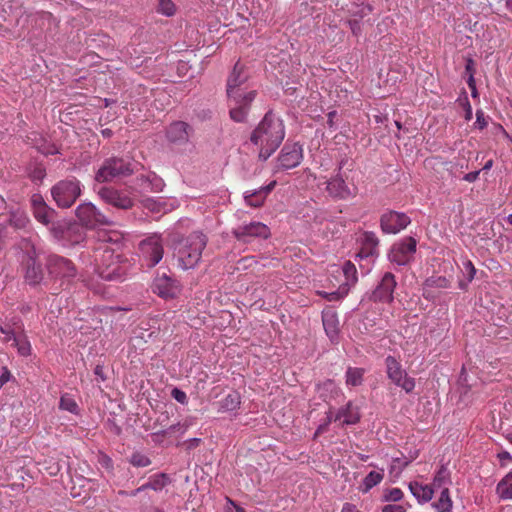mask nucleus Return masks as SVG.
<instances>
[{
  "instance_id": "1",
  "label": "nucleus",
  "mask_w": 512,
  "mask_h": 512,
  "mask_svg": "<svg viewBox=\"0 0 512 512\" xmlns=\"http://www.w3.org/2000/svg\"><path fill=\"white\" fill-rule=\"evenodd\" d=\"M284 137L285 127L283 121L272 110H269L251 133L250 141L254 145L270 142L281 144Z\"/></svg>"
},
{
  "instance_id": "2",
  "label": "nucleus",
  "mask_w": 512,
  "mask_h": 512,
  "mask_svg": "<svg viewBox=\"0 0 512 512\" xmlns=\"http://www.w3.org/2000/svg\"><path fill=\"white\" fill-rule=\"evenodd\" d=\"M207 245V237L202 232L191 233L185 245L179 249L178 261L183 269L194 268L201 259L202 251Z\"/></svg>"
},
{
  "instance_id": "3",
  "label": "nucleus",
  "mask_w": 512,
  "mask_h": 512,
  "mask_svg": "<svg viewBox=\"0 0 512 512\" xmlns=\"http://www.w3.org/2000/svg\"><path fill=\"white\" fill-rule=\"evenodd\" d=\"M128 270V263L120 254L111 250H104L101 263L98 266V274L105 281L122 280Z\"/></svg>"
},
{
  "instance_id": "4",
  "label": "nucleus",
  "mask_w": 512,
  "mask_h": 512,
  "mask_svg": "<svg viewBox=\"0 0 512 512\" xmlns=\"http://www.w3.org/2000/svg\"><path fill=\"white\" fill-rule=\"evenodd\" d=\"M50 233L56 240L67 246L78 245L86 239V232L82 225L66 220L53 222Z\"/></svg>"
},
{
  "instance_id": "5",
  "label": "nucleus",
  "mask_w": 512,
  "mask_h": 512,
  "mask_svg": "<svg viewBox=\"0 0 512 512\" xmlns=\"http://www.w3.org/2000/svg\"><path fill=\"white\" fill-rule=\"evenodd\" d=\"M134 172L132 163L118 157H111L104 160L102 166L95 174V180L99 183L110 182L118 177H127Z\"/></svg>"
},
{
  "instance_id": "6",
  "label": "nucleus",
  "mask_w": 512,
  "mask_h": 512,
  "mask_svg": "<svg viewBox=\"0 0 512 512\" xmlns=\"http://www.w3.org/2000/svg\"><path fill=\"white\" fill-rule=\"evenodd\" d=\"M51 195L58 207L70 208L81 195L80 182L75 178L61 180L51 188Z\"/></svg>"
},
{
  "instance_id": "7",
  "label": "nucleus",
  "mask_w": 512,
  "mask_h": 512,
  "mask_svg": "<svg viewBox=\"0 0 512 512\" xmlns=\"http://www.w3.org/2000/svg\"><path fill=\"white\" fill-rule=\"evenodd\" d=\"M46 268L50 277L71 281L77 275V268L74 263L63 256L51 254L47 257Z\"/></svg>"
},
{
  "instance_id": "8",
  "label": "nucleus",
  "mask_w": 512,
  "mask_h": 512,
  "mask_svg": "<svg viewBox=\"0 0 512 512\" xmlns=\"http://www.w3.org/2000/svg\"><path fill=\"white\" fill-rule=\"evenodd\" d=\"M76 216L79 224L87 229H94L100 225L110 226L114 223L90 202L80 204L76 209Z\"/></svg>"
},
{
  "instance_id": "9",
  "label": "nucleus",
  "mask_w": 512,
  "mask_h": 512,
  "mask_svg": "<svg viewBox=\"0 0 512 512\" xmlns=\"http://www.w3.org/2000/svg\"><path fill=\"white\" fill-rule=\"evenodd\" d=\"M249 79V74L247 73L244 65H242L239 61L234 65L231 73L227 79L226 85V94L228 99H237L240 101V97L245 96L246 87H244Z\"/></svg>"
},
{
  "instance_id": "10",
  "label": "nucleus",
  "mask_w": 512,
  "mask_h": 512,
  "mask_svg": "<svg viewBox=\"0 0 512 512\" xmlns=\"http://www.w3.org/2000/svg\"><path fill=\"white\" fill-rule=\"evenodd\" d=\"M385 364L387 376L395 385L401 387L407 393L413 391L415 387V380L408 377L406 371L402 369L401 364L395 357H386Z\"/></svg>"
},
{
  "instance_id": "11",
  "label": "nucleus",
  "mask_w": 512,
  "mask_h": 512,
  "mask_svg": "<svg viewBox=\"0 0 512 512\" xmlns=\"http://www.w3.org/2000/svg\"><path fill=\"white\" fill-rule=\"evenodd\" d=\"M153 292L164 299H174L181 292V285L172 275L162 272L157 273L153 285Z\"/></svg>"
},
{
  "instance_id": "12",
  "label": "nucleus",
  "mask_w": 512,
  "mask_h": 512,
  "mask_svg": "<svg viewBox=\"0 0 512 512\" xmlns=\"http://www.w3.org/2000/svg\"><path fill=\"white\" fill-rule=\"evenodd\" d=\"M23 268L25 270L24 279L30 286L39 285L44 279V271L42 264L37 259V253L34 246L26 252L23 260Z\"/></svg>"
},
{
  "instance_id": "13",
  "label": "nucleus",
  "mask_w": 512,
  "mask_h": 512,
  "mask_svg": "<svg viewBox=\"0 0 512 512\" xmlns=\"http://www.w3.org/2000/svg\"><path fill=\"white\" fill-rule=\"evenodd\" d=\"M416 245L417 242L413 237H407L394 244L388 254L389 260L398 265L408 264L416 252Z\"/></svg>"
},
{
  "instance_id": "14",
  "label": "nucleus",
  "mask_w": 512,
  "mask_h": 512,
  "mask_svg": "<svg viewBox=\"0 0 512 512\" xmlns=\"http://www.w3.org/2000/svg\"><path fill=\"white\" fill-rule=\"evenodd\" d=\"M99 197L108 205L117 209L128 210L133 207L134 202L129 194L114 187H102L98 191Z\"/></svg>"
},
{
  "instance_id": "15",
  "label": "nucleus",
  "mask_w": 512,
  "mask_h": 512,
  "mask_svg": "<svg viewBox=\"0 0 512 512\" xmlns=\"http://www.w3.org/2000/svg\"><path fill=\"white\" fill-rule=\"evenodd\" d=\"M232 234L238 241L249 243L257 237L267 239L270 236V230L261 222H251L233 229Z\"/></svg>"
},
{
  "instance_id": "16",
  "label": "nucleus",
  "mask_w": 512,
  "mask_h": 512,
  "mask_svg": "<svg viewBox=\"0 0 512 512\" xmlns=\"http://www.w3.org/2000/svg\"><path fill=\"white\" fill-rule=\"evenodd\" d=\"M397 283L391 272H386L379 284L372 291L370 300L374 302L390 303L393 301V292Z\"/></svg>"
},
{
  "instance_id": "17",
  "label": "nucleus",
  "mask_w": 512,
  "mask_h": 512,
  "mask_svg": "<svg viewBox=\"0 0 512 512\" xmlns=\"http://www.w3.org/2000/svg\"><path fill=\"white\" fill-rule=\"evenodd\" d=\"M410 218L405 213L389 211L381 216L380 226L384 233L396 234L406 228Z\"/></svg>"
},
{
  "instance_id": "18",
  "label": "nucleus",
  "mask_w": 512,
  "mask_h": 512,
  "mask_svg": "<svg viewBox=\"0 0 512 512\" xmlns=\"http://www.w3.org/2000/svg\"><path fill=\"white\" fill-rule=\"evenodd\" d=\"M303 158L302 146L298 143H286L278 157L279 167L292 169L297 167Z\"/></svg>"
},
{
  "instance_id": "19",
  "label": "nucleus",
  "mask_w": 512,
  "mask_h": 512,
  "mask_svg": "<svg viewBox=\"0 0 512 512\" xmlns=\"http://www.w3.org/2000/svg\"><path fill=\"white\" fill-rule=\"evenodd\" d=\"M257 95L256 90H250L245 93V96L240 97V101L237 99H228L230 103L234 104V107L230 109V117L235 122H245L251 103L254 101Z\"/></svg>"
},
{
  "instance_id": "20",
  "label": "nucleus",
  "mask_w": 512,
  "mask_h": 512,
  "mask_svg": "<svg viewBox=\"0 0 512 512\" xmlns=\"http://www.w3.org/2000/svg\"><path fill=\"white\" fill-rule=\"evenodd\" d=\"M192 127L184 121H175L169 125L166 130V137L170 143L186 144L189 141Z\"/></svg>"
},
{
  "instance_id": "21",
  "label": "nucleus",
  "mask_w": 512,
  "mask_h": 512,
  "mask_svg": "<svg viewBox=\"0 0 512 512\" xmlns=\"http://www.w3.org/2000/svg\"><path fill=\"white\" fill-rule=\"evenodd\" d=\"M322 322L327 336L333 341L339 333V320L337 313L329 308L322 312Z\"/></svg>"
},
{
  "instance_id": "22",
  "label": "nucleus",
  "mask_w": 512,
  "mask_h": 512,
  "mask_svg": "<svg viewBox=\"0 0 512 512\" xmlns=\"http://www.w3.org/2000/svg\"><path fill=\"white\" fill-rule=\"evenodd\" d=\"M327 190L333 197L341 199H345L352 194L345 180L340 175H337L328 182Z\"/></svg>"
},
{
  "instance_id": "23",
  "label": "nucleus",
  "mask_w": 512,
  "mask_h": 512,
  "mask_svg": "<svg viewBox=\"0 0 512 512\" xmlns=\"http://www.w3.org/2000/svg\"><path fill=\"white\" fill-rule=\"evenodd\" d=\"M343 419V425H353L359 422L360 415L358 409L353 407L352 403L349 402L345 407L338 410L335 421Z\"/></svg>"
},
{
  "instance_id": "24",
  "label": "nucleus",
  "mask_w": 512,
  "mask_h": 512,
  "mask_svg": "<svg viewBox=\"0 0 512 512\" xmlns=\"http://www.w3.org/2000/svg\"><path fill=\"white\" fill-rule=\"evenodd\" d=\"M35 148L44 155H55L59 154L60 151L58 147L52 143L47 141L44 137L41 135H34V138H30Z\"/></svg>"
},
{
  "instance_id": "25",
  "label": "nucleus",
  "mask_w": 512,
  "mask_h": 512,
  "mask_svg": "<svg viewBox=\"0 0 512 512\" xmlns=\"http://www.w3.org/2000/svg\"><path fill=\"white\" fill-rule=\"evenodd\" d=\"M409 489L414 497L418 499L419 502H428L433 497V489L428 485H422L418 482H411L409 484Z\"/></svg>"
},
{
  "instance_id": "26",
  "label": "nucleus",
  "mask_w": 512,
  "mask_h": 512,
  "mask_svg": "<svg viewBox=\"0 0 512 512\" xmlns=\"http://www.w3.org/2000/svg\"><path fill=\"white\" fill-rule=\"evenodd\" d=\"M450 286H451V283H450V281L446 277H443V276H437V277L432 276V277H429L424 282V293H423V296L425 298H430L431 297L430 291L427 290L428 288H442V289H446V288H449Z\"/></svg>"
},
{
  "instance_id": "27",
  "label": "nucleus",
  "mask_w": 512,
  "mask_h": 512,
  "mask_svg": "<svg viewBox=\"0 0 512 512\" xmlns=\"http://www.w3.org/2000/svg\"><path fill=\"white\" fill-rule=\"evenodd\" d=\"M147 246V252L149 253V266L153 267L158 264L163 257V246L158 241H149L144 243Z\"/></svg>"
},
{
  "instance_id": "28",
  "label": "nucleus",
  "mask_w": 512,
  "mask_h": 512,
  "mask_svg": "<svg viewBox=\"0 0 512 512\" xmlns=\"http://www.w3.org/2000/svg\"><path fill=\"white\" fill-rule=\"evenodd\" d=\"M140 202L145 209L152 213H161L167 210V203L162 198L142 197Z\"/></svg>"
},
{
  "instance_id": "29",
  "label": "nucleus",
  "mask_w": 512,
  "mask_h": 512,
  "mask_svg": "<svg viewBox=\"0 0 512 512\" xmlns=\"http://www.w3.org/2000/svg\"><path fill=\"white\" fill-rule=\"evenodd\" d=\"M241 404V396L237 391H231L220 401V410L234 411Z\"/></svg>"
},
{
  "instance_id": "30",
  "label": "nucleus",
  "mask_w": 512,
  "mask_h": 512,
  "mask_svg": "<svg viewBox=\"0 0 512 512\" xmlns=\"http://www.w3.org/2000/svg\"><path fill=\"white\" fill-rule=\"evenodd\" d=\"M34 217L44 225H49L54 222L52 221L54 215L56 214L55 210L50 208L48 205L42 206L36 209H33Z\"/></svg>"
},
{
  "instance_id": "31",
  "label": "nucleus",
  "mask_w": 512,
  "mask_h": 512,
  "mask_svg": "<svg viewBox=\"0 0 512 512\" xmlns=\"http://www.w3.org/2000/svg\"><path fill=\"white\" fill-rule=\"evenodd\" d=\"M497 493L501 499H512V473H509L497 485Z\"/></svg>"
},
{
  "instance_id": "32",
  "label": "nucleus",
  "mask_w": 512,
  "mask_h": 512,
  "mask_svg": "<svg viewBox=\"0 0 512 512\" xmlns=\"http://www.w3.org/2000/svg\"><path fill=\"white\" fill-rule=\"evenodd\" d=\"M438 512H449L452 508V501L449 496V489L444 487L440 493L439 499L433 503Z\"/></svg>"
},
{
  "instance_id": "33",
  "label": "nucleus",
  "mask_w": 512,
  "mask_h": 512,
  "mask_svg": "<svg viewBox=\"0 0 512 512\" xmlns=\"http://www.w3.org/2000/svg\"><path fill=\"white\" fill-rule=\"evenodd\" d=\"M384 477L383 469L381 471H371L363 479V492H368L374 486L379 484Z\"/></svg>"
},
{
  "instance_id": "34",
  "label": "nucleus",
  "mask_w": 512,
  "mask_h": 512,
  "mask_svg": "<svg viewBox=\"0 0 512 512\" xmlns=\"http://www.w3.org/2000/svg\"><path fill=\"white\" fill-rule=\"evenodd\" d=\"M13 345L21 356L26 357L31 354L30 342L24 334H18L17 337H14Z\"/></svg>"
},
{
  "instance_id": "35",
  "label": "nucleus",
  "mask_w": 512,
  "mask_h": 512,
  "mask_svg": "<svg viewBox=\"0 0 512 512\" xmlns=\"http://www.w3.org/2000/svg\"><path fill=\"white\" fill-rule=\"evenodd\" d=\"M139 180L143 188H150L152 192H160L164 186L163 181L156 175H154L152 179L149 176L142 175Z\"/></svg>"
},
{
  "instance_id": "36",
  "label": "nucleus",
  "mask_w": 512,
  "mask_h": 512,
  "mask_svg": "<svg viewBox=\"0 0 512 512\" xmlns=\"http://www.w3.org/2000/svg\"><path fill=\"white\" fill-rule=\"evenodd\" d=\"M29 223L28 216L21 211H15L10 214L9 224L16 229H24Z\"/></svg>"
},
{
  "instance_id": "37",
  "label": "nucleus",
  "mask_w": 512,
  "mask_h": 512,
  "mask_svg": "<svg viewBox=\"0 0 512 512\" xmlns=\"http://www.w3.org/2000/svg\"><path fill=\"white\" fill-rule=\"evenodd\" d=\"M364 370L361 368H348L346 372V383L352 386H358L363 381Z\"/></svg>"
},
{
  "instance_id": "38",
  "label": "nucleus",
  "mask_w": 512,
  "mask_h": 512,
  "mask_svg": "<svg viewBox=\"0 0 512 512\" xmlns=\"http://www.w3.org/2000/svg\"><path fill=\"white\" fill-rule=\"evenodd\" d=\"M169 483V478L165 473L154 476L148 483L144 484L147 489H153L155 491L161 490Z\"/></svg>"
},
{
  "instance_id": "39",
  "label": "nucleus",
  "mask_w": 512,
  "mask_h": 512,
  "mask_svg": "<svg viewBox=\"0 0 512 512\" xmlns=\"http://www.w3.org/2000/svg\"><path fill=\"white\" fill-rule=\"evenodd\" d=\"M448 482H450V472L445 465H441L434 477L433 485L440 488Z\"/></svg>"
},
{
  "instance_id": "40",
  "label": "nucleus",
  "mask_w": 512,
  "mask_h": 512,
  "mask_svg": "<svg viewBox=\"0 0 512 512\" xmlns=\"http://www.w3.org/2000/svg\"><path fill=\"white\" fill-rule=\"evenodd\" d=\"M261 145L259 158L263 161L267 160L281 144L278 143H259Z\"/></svg>"
},
{
  "instance_id": "41",
  "label": "nucleus",
  "mask_w": 512,
  "mask_h": 512,
  "mask_svg": "<svg viewBox=\"0 0 512 512\" xmlns=\"http://www.w3.org/2000/svg\"><path fill=\"white\" fill-rule=\"evenodd\" d=\"M175 11V4L172 0H159L157 12L170 17L175 14Z\"/></svg>"
},
{
  "instance_id": "42",
  "label": "nucleus",
  "mask_w": 512,
  "mask_h": 512,
  "mask_svg": "<svg viewBox=\"0 0 512 512\" xmlns=\"http://www.w3.org/2000/svg\"><path fill=\"white\" fill-rule=\"evenodd\" d=\"M354 6H355V10L349 9L351 16L354 17L353 19L360 20L372 12V7L369 4H366V5L362 4L361 6L354 4Z\"/></svg>"
},
{
  "instance_id": "43",
  "label": "nucleus",
  "mask_w": 512,
  "mask_h": 512,
  "mask_svg": "<svg viewBox=\"0 0 512 512\" xmlns=\"http://www.w3.org/2000/svg\"><path fill=\"white\" fill-rule=\"evenodd\" d=\"M59 407L62 410H66V411H69L74 414H77V412H78L77 403L74 401V399H72L71 397H69L67 395H64L61 397Z\"/></svg>"
},
{
  "instance_id": "44",
  "label": "nucleus",
  "mask_w": 512,
  "mask_h": 512,
  "mask_svg": "<svg viewBox=\"0 0 512 512\" xmlns=\"http://www.w3.org/2000/svg\"><path fill=\"white\" fill-rule=\"evenodd\" d=\"M360 241L361 245H366V247L369 246L370 248L377 250L379 240L374 232H364Z\"/></svg>"
},
{
  "instance_id": "45",
  "label": "nucleus",
  "mask_w": 512,
  "mask_h": 512,
  "mask_svg": "<svg viewBox=\"0 0 512 512\" xmlns=\"http://www.w3.org/2000/svg\"><path fill=\"white\" fill-rule=\"evenodd\" d=\"M275 185L276 181H272L268 185L262 186L259 189H255L253 191H246L244 198H249L253 195H263L266 198L267 195L274 189Z\"/></svg>"
},
{
  "instance_id": "46",
  "label": "nucleus",
  "mask_w": 512,
  "mask_h": 512,
  "mask_svg": "<svg viewBox=\"0 0 512 512\" xmlns=\"http://www.w3.org/2000/svg\"><path fill=\"white\" fill-rule=\"evenodd\" d=\"M130 463L135 467H146L151 464V461L147 456L135 453L132 455Z\"/></svg>"
},
{
  "instance_id": "47",
  "label": "nucleus",
  "mask_w": 512,
  "mask_h": 512,
  "mask_svg": "<svg viewBox=\"0 0 512 512\" xmlns=\"http://www.w3.org/2000/svg\"><path fill=\"white\" fill-rule=\"evenodd\" d=\"M403 497V492L399 488H392L386 491L383 496L384 501H400Z\"/></svg>"
},
{
  "instance_id": "48",
  "label": "nucleus",
  "mask_w": 512,
  "mask_h": 512,
  "mask_svg": "<svg viewBox=\"0 0 512 512\" xmlns=\"http://www.w3.org/2000/svg\"><path fill=\"white\" fill-rule=\"evenodd\" d=\"M244 199L247 205L257 208L263 205L266 198L263 195H253Z\"/></svg>"
},
{
  "instance_id": "49",
  "label": "nucleus",
  "mask_w": 512,
  "mask_h": 512,
  "mask_svg": "<svg viewBox=\"0 0 512 512\" xmlns=\"http://www.w3.org/2000/svg\"><path fill=\"white\" fill-rule=\"evenodd\" d=\"M182 428H183V426L178 422L176 424L169 426L167 429L159 430V431L155 432L154 434L158 435V436H166V435H170L178 430H181Z\"/></svg>"
},
{
  "instance_id": "50",
  "label": "nucleus",
  "mask_w": 512,
  "mask_h": 512,
  "mask_svg": "<svg viewBox=\"0 0 512 512\" xmlns=\"http://www.w3.org/2000/svg\"><path fill=\"white\" fill-rule=\"evenodd\" d=\"M0 332L5 335L4 341L8 342L10 340H14V337H17L18 334L14 332L13 329L9 325L0 326Z\"/></svg>"
},
{
  "instance_id": "51",
  "label": "nucleus",
  "mask_w": 512,
  "mask_h": 512,
  "mask_svg": "<svg viewBox=\"0 0 512 512\" xmlns=\"http://www.w3.org/2000/svg\"><path fill=\"white\" fill-rule=\"evenodd\" d=\"M375 255H377V250L372 249L369 246L366 247V245H361V249L357 254V256H359L360 258H367Z\"/></svg>"
},
{
  "instance_id": "52",
  "label": "nucleus",
  "mask_w": 512,
  "mask_h": 512,
  "mask_svg": "<svg viewBox=\"0 0 512 512\" xmlns=\"http://www.w3.org/2000/svg\"><path fill=\"white\" fill-rule=\"evenodd\" d=\"M172 397L179 403L184 404L187 401L186 393L178 388H174L171 392Z\"/></svg>"
},
{
  "instance_id": "53",
  "label": "nucleus",
  "mask_w": 512,
  "mask_h": 512,
  "mask_svg": "<svg viewBox=\"0 0 512 512\" xmlns=\"http://www.w3.org/2000/svg\"><path fill=\"white\" fill-rule=\"evenodd\" d=\"M343 272L347 279L350 278V276H353L354 280H356L355 274H356V268L354 264H352L350 261H347L343 266Z\"/></svg>"
},
{
  "instance_id": "54",
  "label": "nucleus",
  "mask_w": 512,
  "mask_h": 512,
  "mask_svg": "<svg viewBox=\"0 0 512 512\" xmlns=\"http://www.w3.org/2000/svg\"><path fill=\"white\" fill-rule=\"evenodd\" d=\"M348 25L353 35L358 36L361 34V22L359 19H350Z\"/></svg>"
},
{
  "instance_id": "55",
  "label": "nucleus",
  "mask_w": 512,
  "mask_h": 512,
  "mask_svg": "<svg viewBox=\"0 0 512 512\" xmlns=\"http://www.w3.org/2000/svg\"><path fill=\"white\" fill-rule=\"evenodd\" d=\"M31 204H32V208L33 209H36V208H39V207L47 205L45 203L43 197L40 194H33L32 195V197H31Z\"/></svg>"
},
{
  "instance_id": "56",
  "label": "nucleus",
  "mask_w": 512,
  "mask_h": 512,
  "mask_svg": "<svg viewBox=\"0 0 512 512\" xmlns=\"http://www.w3.org/2000/svg\"><path fill=\"white\" fill-rule=\"evenodd\" d=\"M465 270L467 271V281L471 282L474 279L476 274V269L471 261H467L464 265Z\"/></svg>"
},
{
  "instance_id": "57",
  "label": "nucleus",
  "mask_w": 512,
  "mask_h": 512,
  "mask_svg": "<svg viewBox=\"0 0 512 512\" xmlns=\"http://www.w3.org/2000/svg\"><path fill=\"white\" fill-rule=\"evenodd\" d=\"M382 512H406L402 505L388 504L382 508Z\"/></svg>"
},
{
  "instance_id": "58",
  "label": "nucleus",
  "mask_w": 512,
  "mask_h": 512,
  "mask_svg": "<svg viewBox=\"0 0 512 512\" xmlns=\"http://www.w3.org/2000/svg\"><path fill=\"white\" fill-rule=\"evenodd\" d=\"M475 125L479 129H484L487 126V122H486V120L484 118V114H483V112L481 110H478L477 113H476Z\"/></svg>"
},
{
  "instance_id": "59",
  "label": "nucleus",
  "mask_w": 512,
  "mask_h": 512,
  "mask_svg": "<svg viewBox=\"0 0 512 512\" xmlns=\"http://www.w3.org/2000/svg\"><path fill=\"white\" fill-rule=\"evenodd\" d=\"M465 73L470 76L475 74V61L472 58L466 59Z\"/></svg>"
},
{
  "instance_id": "60",
  "label": "nucleus",
  "mask_w": 512,
  "mask_h": 512,
  "mask_svg": "<svg viewBox=\"0 0 512 512\" xmlns=\"http://www.w3.org/2000/svg\"><path fill=\"white\" fill-rule=\"evenodd\" d=\"M463 107L465 110V119L467 121L471 120L472 119V107L468 101L467 96H465V98H464Z\"/></svg>"
},
{
  "instance_id": "61",
  "label": "nucleus",
  "mask_w": 512,
  "mask_h": 512,
  "mask_svg": "<svg viewBox=\"0 0 512 512\" xmlns=\"http://www.w3.org/2000/svg\"><path fill=\"white\" fill-rule=\"evenodd\" d=\"M346 293H347V291H345V292L335 291V292L325 294V297L329 301H334V300L341 299L344 296V294H346Z\"/></svg>"
},
{
  "instance_id": "62",
  "label": "nucleus",
  "mask_w": 512,
  "mask_h": 512,
  "mask_svg": "<svg viewBox=\"0 0 512 512\" xmlns=\"http://www.w3.org/2000/svg\"><path fill=\"white\" fill-rule=\"evenodd\" d=\"M10 377H11L10 371L7 369V367H3L2 373L0 375V384L3 385L6 382H8L10 380Z\"/></svg>"
},
{
  "instance_id": "63",
  "label": "nucleus",
  "mask_w": 512,
  "mask_h": 512,
  "mask_svg": "<svg viewBox=\"0 0 512 512\" xmlns=\"http://www.w3.org/2000/svg\"><path fill=\"white\" fill-rule=\"evenodd\" d=\"M480 172H481V170L469 172L464 175L463 180H465L467 182H474L478 178Z\"/></svg>"
},
{
  "instance_id": "64",
  "label": "nucleus",
  "mask_w": 512,
  "mask_h": 512,
  "mask_svg": "<svg viewBox=\"0 0 512 512\" xmlns=\"http://www.w3.org/2000/svg\"><path fill=\"white\" fill-rule=\"evenodd\" d=\"M108 425H109V429L110 431H112L113 433H115L116 435H120L121 432H122V429L119 425L116 424L115 421L113 420H108Z\"/></svg>"
}]
</instances>
